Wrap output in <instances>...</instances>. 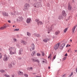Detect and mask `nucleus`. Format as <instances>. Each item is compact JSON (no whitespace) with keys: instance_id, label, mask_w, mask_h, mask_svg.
<instances>
[{"instance_id":"obj_1","label":"nucleus","mask_w":77,"mask_h":77,"mask_svg":"<svg viewBox=\"0 0 77 77\" xmlns=\"http://www.w3.org/2000/svg\"><path fill=\"white\" fill-rule=\"evenodd\" d=\"M10 51V54L11 55L16 54V48L14 47H11L9 49Z\"/></svg>"},{"instance_id":"obj_2","label":"nucleus","mask_w":77,"mask_h":77,"mask_svg":"<svg viewBox=\"0 0 77 77\" xmlns=\"http://www.w3.org/2000/svg\"><path fill=\"white\" fill-rule=\"evenodd\" d=\"M30 7V4L28 3H26L24 5V9H23L24 11H27L29 10V8Z\"/></svg>"},{"instance_id":"obj_3","label":"nucleus","mask_w":77,"mask_h":77,"mask_svg":"<svg viewBox=\"0 0 77 77\" xmlns=\"http://www.w3.org/2000/svg\"><path fill=\"white\" fill-rule=\"evenodd\" d=\"M41 3L40 2H35V4H34V6L35 8H39L41 6Z\"/></svg>"},{"instance_id":"obj_4","label":"nucleus","mask_w":77,"mask_h":77,"mask_svg":"<svg viewBox=\"0 0 77 77\" xmlns=\"http://www.w3.org/2000/svg\"><path fill=\"white\" fill-rule=\"evenodd\" d=\"M9 58V57L8 56L6 55H5L4 57L3 58V60L4 61H7Z\"/></svg>"},{"instance_id":"obj_5","label":"nucleus","mask_w":77,"mask_h":77,"mask_svg":"<svg viewBox=\"0 0 77 77\" xmlns=\"http://www.w3.org/2000/svg\"><path fill=\"white\" fill-rule=\"evenodd\" d=\"M31 48L30 49V51H32L33 50H35V45L33 44H32L31 46Z\"/></svg>"},{"instance_id":"obj_6","label":"nucleus","mask_w":77,"mask_h":77,"mask_svg":"<svg viewBox=\"0 0 77 77\" xmlns=\"http://www.w3.org/2000/svg\"><path fill=\"white\" fill-rule=\"evenodd\" d=\"M60 45V43L56 44L54 46V50H57V49H58V48L59 47Z\"/></svg>"},{"instance_id":"obj_7","label":"nucleus","mask_w":77,"mask_h":77,"mask_svg":"<svg viewBox=\"0 0 77 77\" xmlns=\"http://www.w3.org/2000/svg\"><path fill=\"white\" fill-rule=\"evenodd\" d=\"M22 20H23V18L22 17H18L16 20L17 22H20V21H22Z\"/></svg>"},{"instance_id":"obj_8","label":"nucleus","mask_w":77,"mask_h":77,"mask_svg":"<svg viewBox=\"0 0 77 77\" xmlns=\"http://www.w3.org/2000/svg\"><path fill=\"white\" fill-rule=\"evenodd\" d=\"M32 21V19L30 18H29L27 19L26 20V22L27 24H29L30 22Z\"/></svg>"},{"instance_id":"obj_9","label":"nucleus","mask_w":77,"mask_h":77,"mask_svg":"<svg viewBox=\"0 0 77 77\" xmlns=\"http://www.w3.org/2000/svg\"><path fill=\"white\" fill-rule=\"evenodd\" d=\"M50 38H44L43 39V42H47L48 41H50Z\"/></svg>"},{"instance_id":"obj_10","label":"nucleus","mask_w":77,"mask_h":77,"mask_svg":"<svg viewBox=\"0 0 77 77\" xmlns=\"http://www.w3.org/2000/svg\"><path fill=\"white\" fill-rule=\"evenodd\" d=\"M2 14L4 16V17H8V13L5 11L3 12Z\"/></svg>"},{"instance_id":"obj_11","label":"nucleus","mask_w":77,"mask_h":77,"mask_svg":"<svg viewBox=\"0 0 77 77\" xmlns=\"http://www.w3.org/2000/svg\"><path fill=\"white\" fill-rule=\"evenodd\" d=\"M62 15L64 17H66V14L65 13V11L63 10L62 12Z\"/></svg>"},{"instance_id":"obj_12","label":"nucleus","mask_w":77,"mask_h":77,"mask_svg":"<svg viewBox=\"0 0 77 77\" xmlns=\"http://www.w3.org/2000/svg\"><path fill=\"white\" fill-rule=\"evenodd\" d=\"M6 27H7L6 25L5 24L3 26L0 28V30H3V29H6Z\"/></svg>"},{"instance_id":"obj_13","label":"nucleus","mask_w":77,"mask_h":77,"mask_svg":"<svg viewBox=\"0 0 77 77\" xmlns=\"http://www.w3.org/2000/svg\"><path fill=\"white\" fill-rule=\"evenodd\" d=\"M21 42L22 44H23V45H26V44H27V42H25V41L23 40H22L21 41Z\"/></svg>"},{"instance_id":"obj_14","label":"nucleus","mask_w":77,"mask_h":77,"mask_svg":"<svg viewBox=\"0 0 77 77\" xmlns=\"http://www.w3.org/2000/svg\"><path fill=\"white\" fill-rule=\"evenodd\" d=\"M65 43H63L60 46V49H63V47H64L65 46Z\"/></svg>"},{"instance_id":"obj_15","label":"nucleus","mask_w":77,"mask_h":77,"mask_svg":"<svg viewBox=\"0 0 77 77\" xmlns=\"http://www.w3.org/2000/svg\"><path fill=\"white\" fill-rule=\"evenodd\" d=\"M34 35L36 36L37 37H40L41 36L39 34H37V33H35L34 34Z\"/></svg>"},{"instance_id":"obj_16","label":"nucleus","mask_w":77,"mask_h":77,"mask_svg":"<svg viewBox=\"0 0 77 77\" xmlns=\"http://www.w3.org/2000/svg\"><path fill=\"white\" fill-rule=\"evenodd\" d=\"M76 27H77V26L76 25L73 27L72 29V32L73 33H74V31H75V29Z\"/></svg>"},{"instance_id":"obj_17","label":"nucleus","mask_w":77,"mask_h":77,"mask_svg":"<svg viewBox=\"0 0 77 77\" xmlns=\"http://www.w3.org/2000/svg\"><path fill=\"white\" fill-rule=\"evenodd\" d=\"M63 16H62V15H60L58 17V19L61 20L62 19H63Z\"/></svg>"},{"instance_id":"obj_18","label":"nucleus","mask_w":77,"mask_h":77,"mask_svg":"<svg viewBox=\"0 0 77 77\" xmlns=\"http://www.w3.org/2000/svg\"><path fill=\"white\" fill-rule=\"evenodd\" d=\"M22 52H23V49H21L19 50V54L20 55L22 53Z\"/></svg>"},{"instance_id":"obj_19","label":"nucleus","mask_w":77,"mask_h":77,"mask_svg":"<svg viewBox=\"0 0 77 77\" xmlns=\"http://www.w3.org/2000/svg\"><path fill=\"white\" fill-rule=\"evenodd\" d=\"M37 24L38 25H39V24H41V25L42 24H43V23L41 21H39L37 22Z\"/></svg>"},{"instance_id":"obj_20","label":"nucleus","mask_w":77,"mask_h":77,"mask_svg":"<svg viewBox=\"0 0 77 77\" xmlns=\"http://www.w3.org/2000/svg\"><path fill=\"white\" fill-rule=\"evenodd\" d=\"M72 9V8H71V6L70 5H69L68 7V9L69 11L71 10Z\"/></svg>"},{"instance_id":"obj_21","label":"nucleus","mask_w":77,"mask_h":77,"mask_svg":"<svg viewBox=\"0 0 77 77\" xmlns=\"http://www.w3.org/2000/svg\"><path fill=\"white\" fill-rule=\"evenodd\" d=\"M60 33V31H56L55 32V34L56 35H59Z\"/></svg>"},{"instance_id":"obj_22","label":"nucleus","mask_w":77,"mask_h":77,"mask_svg":"<svg viewBox=\"0 0 77 77\" xmlns=\"http://www.w3.org/2000/svg\"><path fill=\"white\" fill-rule=\"evenodd\" d=\"M12 64L11 63H10L8 64V67H9V68H12Z\"/></svg>"},{"instance_id":"obj_23","label":"nucleus","mask_w":77,"mask_h":77,"mask_svg":"<svg viewBox=\"0 0 77 77\" xmlns=\"http://www.w3.org/2000/svg\"><path fill=\"white\" fill-rule=\"evenodd\" d=\"M27 36H30L31 35V34L29 32H27Z\"/></svg>"},{"instance_id":"obj_24","label":"nucleus","mask_w":77,"mask_h":77,"mask_svg":"<svg viewBox=\"0 0 77 77\" xmlns=\"http://www.w3.org/2000/svg\"><path fill=\"white\" fill-rule=\"evenodd\" d=\"M68 30V28H66L64 30V33H66V31Z\"/></svg>"},{"instance_id":"obj_25","label":"nucleus","mask_w":77,"mask_h":77,"mask_svg":"<svg viewBox=\"0 0 77 77\" xmlns=\"http://www.w3.org/2000/svg\"><path fill=\"white\" fill-rule=\"evenodd\" d=\"M51 59V54H50L48 57V59Z\"/></svg>"},{"instance_id":"obj_26","label":"nucleus","mask_w":77,"mask_h":77,"mask_svg":"<svg viewBox=\"0 0 77 77\" xmlns=\"http://www.w3.org/2000/svg\"><path fill=\"white\" fill-rule=\"evenodd\" d=\"M0 72H1L2 73H3V72H5V71L4 70H0Z\"/></svg>"},{"instance_id":"obj_27","label":"nucleus","mask_w":77,"mask_h":77,"mask_svg":"<svg viewBox=\"0 0 77 77\" xmlns=\"http://www.w3.org/2000/svg\"><path fill=\"white\" fill-rule=\"evenodd\" d=\"M4 75L5 76V77H9L10 76H9V75H7V74H5Z\"/></svg>"},{"instance_id":"obj_28","label":"nucleus","mask_w":77,"mask_h":77,"mask_svg":"<svg viewBox=\"0 0 77 77\" xmlns=\"http://www.w3.org/2000/svg\"><path fill=\"white\" fill-rule=\"evenodd\" d=\"M42 53V56H45V53L43 52H41Z\"/></svg>"},{"instance_id":"obj_29","label":"nucleus","mask_w":77,"mask_h":77,"mask_svg":"<svg viewBox=\"0 0 77 77\" xmlns=\"http://www.w3.org/2000/svg\"><path fill=\"white\" fill-rule=\"evenodd\" d=\"M37 56H41V54L39 53H38L37 54Z\"/></svg>"},{"instance_id":"obj_30","label":"nucleus","mask_w":77,"mask_h":77,"mask_svg":"<svg viewBox=\"0 0 77 77\" xmlns=\"http://www.w3.org/2000/svg\"><path fill=\"white\" fill-rule=\"evenodd\" d=\"M39 19H35V21L36 22H39Z\"/></svg>"},{"instance_id":"obj_31","label":"nucleus","mask_w":77,"mask_h":77,"mask_svg":"<svg viewBox=\"0 0 77 77\" xmlns=\"http://www.w3.org/2000/svg\"><path fill=\"white\" fill-rule=\"evenodd\" d=\"M72 75H73V72H72L71 73V74H70V75H69V77H71V76H72Z\"/></svg>"},{"instance_id":"obj_32","label":"nucleus","mask_w":77,"mask_h":77,"mask_svg":"<svg viewBox=\"0 0 77 77\" xmlns=\"http://www.w3.org/2000/svg\"><path fill=\"white\" fill-rule=\"evenodd\" d=\"M43 60L42 61V62H43V63H44V62L45 63V62H46V60L45 59H43Z\"/></svg>"},{"instance_id":"obj_33","label":"nucleus","mask_w":77,"mask_h":77,"mask_svg":"<svg viewBox=\"0 0 77 77\" xmlns=\"http://www.w3.org/2000/svg\"><path fill=\"white\" fill-rule=\"evenodd\" d=\"M66 57H65L63 59V60H66Z\"/></svg>"},{"instance_id":"obj_34","label":"nucleus","mask_w":77,"mask_h":77,"mask_svg":"<svg viewBox=\"0 0 77 77\" xmlns=\"http://www.w3.org/2000/svg\"><path fill=\"white\" fill-rule=\"evenodd\" d=\"M32 53L33 54V56H34L35 55V51H33L32 52Z\"/></svg>"},{"instance_id":"obj_35","label":"nucleus","mask_w":77,"mask_h":77,"mask_svg":"<svg viewBox=\"0 0 77 77\" xmlns=\"http://www.w3.org/2000/svg\"><path fill=\"white\" fill-rule=\"evenodd\" d=\"M24 76H25V77H28L29 76L28 75H27V74H24Z\"/></svg>"},{"instance_id":"obj_36","label":"nucleus","mask_w":77,"mask_h":77,"mask_svg":"<svg viewBox=\"0 0 77 77\" xmlns=\"http://www.w3.org/2000/svg\"><path fill=\"white\" fill-rule=\"evenodd\" d=\"M19 73L21 74V75H23V72L21 71L19 72Z\"/></svg>"},{"instance_id":"obj_37","label":"nucleus","mask_w":77,"mask_h":77,"mask_svg":"<svg viewBox=\"0 0 77 77\" xmlns=\"http://www.w3.org/2000/svg\"><path fill=\"white\" fill-rule=\"evenodd\" d=\"M19 30V29H14V31H18Z\"/></svg>"},{"instance_id":"obj_38","label":"nucleus","mask_w":77,"mask_h":77,"mask_svg":"<svg viewBox=\"0 0 77 77\" xmlns=\"http://www.w3.org/2000/svg\"><path fill=\"white\" fill-rule=\"evenodd\" d=\"M35 62H38V63H39V60H36Z\"/></svg>"},{"instance_id":"obj_39","label":"nucleus","mask_w":77,"mask_h":77,"mask_svg":"<svg viewBox=\"0 0 77 77\" xmlns=\"http://www.w3.org/2000/svg\"><path fill=\"white\" fill-rule=\"evenodd\" d=\"M66 77V74H64L62 77Z\"/></svg>"},{"instance_id":"obj_40","label":"nucleus","mask_w":77,"mask_h":77,"mask_svg":"<svg viewBox=\"0 0 77 77\" xmlns=\"http://www.w3.org/2000/svg\"><path fill=\"white\" fill-rule=\"evenodd\" d=\"M28 69H31L32 70V69H33V67H30L29 68H28Z\"/></svg>"},{"instance_id":"obj_41","label":"nucleus","mask_w":77,"mask_h":77,"mask_svg":"<svg viewBox=\"0 0 77 77\" xmlns=\"http://www.w3.org/2000/svg\"><path fill=\"white\" fill-rule=\"evenodd\" d=\"M2 54L0 53V59L2 58Z\"/></svg>"},{"instance_id":"obj_42","label":"nucleus","mask_w":77,"mask_h":77,"mask_svg":"<svg viewBox=\"0 0 77 77\" xmlns=\"http://www.w3.org/2000/svg\"><path fill=\"white\" fill-rule=\"evenodd\" d=\"M71 51V48H69V49L67 51L68 52H69V51Z\"/></svg>"},{"instance_id":"obj_43","label":"nucleus","mask_w":77,"mask_h":77,"mask_svg":"<svg viewBox=\"0 0 77 77\" xmlns=\"http://www.w3.org/2000/svg\"><path fill=\"white\" fill-rule=\"evenodd\" d=\"M56 55H55V56H54L53 57V59H55V58H56Z\"/></svg>"},{"instance_id":"obj_44","label":"nucleus","mask_w":77,"mask_h":77,"mask_svg":"<svg viewBox=\"0 0 77 77\" xmlns=\"http://www.w3.org/2000/svg\"><path fill=\"white\" fill-rule=\"evenodd\" d=\"M14 41H15H15H17V39H16V38H14Z\"/></svg>"},{"instance_id":"obj_45","label":"nucleus","mask_w":77,"mask_h":77,"mask_svg":"<svg viewBox=\"0 0 77 77\" xmlns=\"http://www.w3.org/2000/svg\"><path fill=\"white\" fill-rule=\"evenodd\" d=\"M11 15H15V14H13V13H11Z\"/></svg>"},{"instance_id":"obj_46","label":"nucleus","mask_w":77,"mask_h":77,"mask_svg":"<svg viewBox=\"0 0 77 77\" xmlns=\"http://www.w3.org/2000/svg\"><path fill=\"white\" fill-rule=\"evenodd\" d=\"M65 56H68V55H67V53H66V54L65 55Z\"/></svg>"},{"instance_id":"obj_47","label":"nucleus","mask_w":77,"mask_h":77,"mask_svg":"<svg viewBox=\"0 0 77 77\" xmlns=\"http://www.w3.org/2000/svg\"><path fill=\"white\" fill-rule=\"evenodd\" d=\"M8 22L9 23H11V21L10 20H8Z\"/></svg>"},{"instance_id":"obj_48","label":"nucleus","mask_w":77,"mask_h":77,"mask_svg":"<svg viewBox=\"0 0 77 77\" xmlns=\"http://www.w3.org/2000/svg\"><path fill=\"white\" fill-rule=\"evenodd\" d=\"M70 18H71V17L69 16V17L68 20H69Z\"/></svg>"},{"instance_id":"obj_49","label":"nucleus","mask_w":77,"mask_h":77,"mask_svg":"<svg viewBox=\"0 0 77 77\" xmlns=\"http://www.w3.org/2000/svg\"><path fill=\"white\" fill-rule=\"evenodd\" d=\"M36 60H33V61L34 62H36Z\"/></svg>"},{"instance_id":"obj_50","label":"nucleus","mask_w":77,"mask_h":77,"mask_svg":"<svg viewBox=\"0 0 77 77\" xmlns=\"http://www.w3.org/2000/svg\"><path fill=\"white\" fill-rule=\"evenodd\" d=\"M72 39H71L70 40V42H72Z\"/></svg>"},{"instance_id":"obj_51","label":"nucleus","mask_w":77,"mask_h":77,"mask_svg":"<svg viewBox=\"0 0 77 77\" xmlns=\"http://www.w3.org/2000/svg\"><path fill=\"white\" fill-rule=\"evenodd\" d=\"M50 30H51L52 29V28H51V27L50 28Z\"/></svg>"},{"instance_id":"obj_52","label":"nucleus","mask_w":77,"mask_h":77,"mask_svg":"<svg viewBox=\"0 0 77 77\" xmlns=\"http://www.w3.org/2000/svg\"><path fill=\"white\" fill-rule=\"evenodd\" d=\"M76 72L77 73V68L76 69Z\"/></svg>"},{"instance_id":"obj_53","label":"nucleus","mask_w":77,"mask_h":77,"mask_svg":"<svg viewBox=\"0 0 77 77\" xmlns=\"http://www.w3.org/2000/svg\"><path fill=\"white\" fill-rule=\"evenodd\" d=\"M73 2H75V1L74 0H72Z\"/></svg>"},{"instance_id":"obj_54","label":"nucleus","mask_w":77,"mask_h":77,"mask_svg":"<svg viewBox=\"0 0 77 77\" xmlns=\"http://www.w3.org/2000/svg\"><path fill=\"white\" fill-rule=\"evenodd\" d=\"M75 52H77V50H75Z\"/></svg>"},{"instance_id":"obj_55","label":"nucleus","mask_w":77,"mask_h":77,"mask_svg":"<svg viewBox=\"0 0 77 77\" xmlns=\"http://www.w3.org/2000/svg\"><path fill=\"white\" fill-rule=\"evenodd\" d=\"M68 44L66 46V47H68Z\"/></svg>"},{"instance_id":"obj_56","label":"nucleus","mask_w":77,"mask_h":77,"mask_svg":"<svg viewBox=\"0 0 77 77\" xmlns=\"http://www.w3.org/2000/svg\"><path fill=\"white\" fill-rule=\"evenodd\" d=\"M36 77H41V76H36Z\"/></svg>"},{"instance_id":"obj_57","label":"nucleus","mask_w":77,"mask_h":77,"mask_svg":"<svg viewBox=\"0 0 77 77\" xmlns=\"http://www.w3.org/2000/svg\"><path fill=\"white\" fill-rule=\"evenodd\" d=\"M50 33V31H49L48 32V33Z\"/></svg>"},{"instance_id":"obj_58","label":"nucleus","mask_w":77,"mask_h":77,"mask_svg":"<svg viewBox=\"0 0 77 77\" xmlns=\"http://www.w3.org/2000/svg\"><path fill=\"white\" fill-rule=\"evenodd\" d=\"M48 68V69H50V66H49Z\"/></svg>"},{"instance_id":"obj_59","label":"nucleus","mask_w":77,"mask_h":77,"mask_svg":"<svg viewBox=\"0 0 77 77\" xmlns=\"http://www.w3.org/2000/svg\"><path fill=\"white\" fill-rule=\"evenodd\" d=\"M15 27V25H14V26H13V27Z\"/></svg>"},{"instance_id":"obj_60","label":"nucleus","mask_w":77,"mask_h":77,"mask_svg":"<svg viewBox=\"0 0 77 77\" xmlns=\"http://www.w3.org/2000/svg\"><path fill=\"white\" fill-rule=\"evenodd\" d=\"M70 46H71V45H69V46L70 47Z\"/></svg>"},{"instance_id":"obj_61","label":"nucleus","mask_w":77,"mask_h":77,"mask_svg":"<svg viewBox=\"0 0 77 77\" xmlns=\"http://www.w3.org/2000/svg\"><path fill=\"white\" fill-rule=\"evenodd\" d=\"M12 77H14V75H12Z\"/></svg>"},{"instance_id":"obj_62","label":"nucleus","mask_w":77,"mask_h":77,"mask_svg":"<svg viewBox=\"0 0 77 77\" xmlns=\"http://www.w3.org/2000/svg\"><path fill=\"white\" fill-rule=\"evenodd\" d=\"M0 50H2V49H0Z\"/></svg>"},{"instance_id":"obj_63","label":"nucleus","mask_w":77,"mask_h":77,"mask_svg":"<svg viewBox=\"0 0 77 77\" xmlns=\"http://www.w3.org/2000/svg\"><path fill=\"white\" fill-rule=\"evenodd\" d=\"M15 12H16L14 11V13H15Z\"/></svg>"},{"instance_id":"obj_64","label":"nucleus","mask_w":77,"mask_h":77,"mask_svg":"<svg viewBox=\"0 0 77 77\" xmlns=\"http://www.w3.org/2000/svg\"><path fill=\"white\" fill-rule=\"evenodd\" d=\"M34 1H36V0H34Z\"/></svg>"}]
</instances>
